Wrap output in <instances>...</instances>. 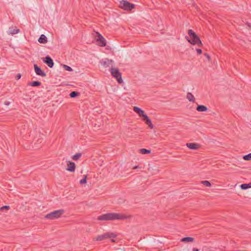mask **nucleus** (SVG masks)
Instances as JSON below:
<instances>
[{
  "instance_id": "f257e3e1",
  "label": "nucleus",
  "mask_w": 251,
  "mask_h": 251,
  "mask_svg": "<svg viewBox=\"0 0 251 251\" xmlns=\"http://www.w3.org/2000/svg\"><path fill=\"white\" fill-rule=\"evenodd\" d=\"M127 216L121 215L116 213H107L98 216L97 219L99 221H114L115 220H124Z\"/></svg>"
},
{
  "instance_id": "e433bc0d",
  "label": "nucleus",
  "mask_w": 251,
  "mask_h": 251,
  "mask_svg": "<svg viewBox=\"0 0 251 251\" xmlns=\"http://www.w3.org/2000/svg\"><path fill=\"white\" fill-rule=\"evenodd\" d=\"M111 242H115V240H114L113 239H111Z\"/></svg>"
},
{
  "instance_id": "423d86ee",
  "label": "nucleus",
  "mask_w": 251,
  "mask_h": 251,
  "mask_svg": "<svg viewBox=\"0 0 251 251\" xmlns=\"http://www.w3.org/2000/svg\"><path fill=\"white\" fill-rule=\"evenodd\" d=\"M116 237V234L113 232H107L103 234L97 236L96 240L97 241H101L107 238H114Z\"/></svg>"
},
{
  "instance_id": "f3484780",
  "label": "nucleus",
  "mask_w": 251,
  "mask_h": 251,
  "mask_svg": "<svg viewBox=\"0 0 251 251\" xmlns=\"http://www.w3.org/2000/svg\"><path fill=\"white\" fill-rule=\"evenodd\" d=\"M197 111L199 112H205L207 110L206 106L203 105H198L196 108Z\"/></svg>"
},
{
  "instance_id": "a878e982",
  "label": "nucleus",
  "mask_w": 251,
  "mask_h": 251,
  "mask_svg": "<svg viewBox=\"0 0 251 251\" xmlns=\"http://www.w3.org/2000/svg\"><path fill=\"white\" fill-rule=\"evenodd\" d=\"M87 182V176H84L83 178L79 181L80 184H84Z\"/></svg>"
},
{
  "instance_id": "a211bd4d",
  "label": "nucleus",
  "mask_w": 251,
  "mask_h": 251,
  "mask_svg": "<svg viewBox=\"0 0 251 251\" xmlns=\"http://www.w3.org/2000/svg\"><path fill=\"white\" fill-rule=\"evenodd\" d=\"M186 98L189 100V101H191L192 102H195V98L193 95L190 93L188 92L187 94Z\"/></svg>"
},
{
  "instance_id": "aec40b11",
  "label": "nucleus",
  "mask_w": 251,
  "mask_h": 251,
  "mask_svg": "<svg viewBox=\"0 0 251 251\" xmlns=\"http://www.w3.org/2000/svg\"><path fill=\"white\" fill-rule=\"evenodd\" d=\"M41 84V82L39 81H33L32 82H29L28 84V85L32 86V87H37L40 86Z\"/></svg>"
},
{
  "instance_id": "39448f33",
  "label": "nucleus",
  "mask_w": 251,
  "mask_h": 251,
  "mask_svg": "<svg viewBox=\"0 0 251 251\" xmlns=\"http://www.w3.org/2000/svg\"><path fill=\"white\" fill-rule=\"evenodd\" d=\"M110 72L112 75L116 79L119 83L121 84L123 82V80L122 77V74L119 72L118 69L112 68L110 69Z\"/></svg>"
},
{
  "instance_id": "c9c22d12",
  "label": "nucleus",
  "mask_w": 251,
  "mask_h": 251,
  "mask_svg": "<svg viewBox=\"0 0 251 251\" xmlns=\"http://www.w3.org/2000/svg\"><path fill=\"white\" fill-rule=\"evenodd\" d=\"M42 141H43V139H39L37 140V141H38V142H40V143H42Z\"/></svg>"
},
{
  "instance_id": "c85d7f7f",
  "label": "nucleus",
  "mask_w": 251,
  "mask_h": 251,
  "mask_svg": "<svg viewBox=\"0 0 251 251\" xmlns=\"http://www.w3.org/2000/svg\"><path fill=\"white\" fill-rule=\"evenodd\" d=\"M9 208H10L9 206H8V205H4V206H2V207H1L0 208V211L3 210L4 209L9 210Z\"/></svg>"
},
{
  "instance_id": "473e14b6",
  "label": "nucleus",
  "mask_w": 251,
  "mask_h": 251,
  "mask_svg": "<svg viewBox=\"0 0 251 251\" xmlns=\"http://www.w3.org/2000/svg\"><path fill=\"white\" fill-rule=\"evenodd\" d=\"M141 167H140L139 166H134L132 169H137V168H140Z\"/></svg>"
},
{
  "instance_id": "2eb2a0df",
  "label": "nucleus",
  "mask_w": 251,
  "mask_h": 251,
  "mask_svg": "<svg viewBox=\"0 0 251 251\" xmlns=\"http://www.w3.org/2000/svg\"><path fill=\"white\" fill-rule=\"evenodd\" d=\"M19 32V29L15 26H11L9 28L8 33L9 34H15Z\"/></svg>"
},
{
  "instance_id": "5701e85b",
  "label": "nucleus",
  "mask_w": 251,
  "mask_h": 251,
  "mask_svg": "<svg viewBox=\"0 0 251 251\" xmlns=\"http://www.w3.org/2000/svg\"><path fill=\"white\" fill-rule=\"evenodd\" d=\"M151 151L150 150H147L146 149H141L139 150V152L142 154H147L150 153Z\"/></svg>"
},
{
  "instance_id": "dca6fc26",
  "label": "nucleus",
  "mask_w": 251,
  "mask_h": 251,
  "mask_svg": "<svg viewBox=\"0 0 251 251\" xmlns=\"http://www.w3.org/2000/svg\"><path fill=\"white\" fill-rule=\"evenodd\" d=\"M47 38L44 34H42L38 39V42L41 44H45L47 43Z\"/></svg>"
},
{
  "instance_id": "1a4fd4ad",
  "label": "nucleus",
  "mask_w": 251,
  "mask_h": 251,
  "mask_svg": "<svg viewBox=\"0 0 251 251\" xmlns=\"http://www.w3.org/2000/svg\"><path fill=\"white\" fill-rule=\"evenodd\" d=\"M34 68L37 75L43 77L46 76V74L43 70H42L41 69L37 64L34 65Z\"/></svg>"
},
{
  "instance_id": "6ab92c4d",
  "label": "nucleus",
  "mask_w": 251,
  "mask_h": 251,
  "mask_svg": "<svg viewBox=\"0 0 251 251\" xmlns=\"http://www.w3.org/2000/svg\"><path fill=\"white\" fill-rule=\"evenodd\" d=\"M181 242L187 243V242H192L194 241V238L191 237H186L182 238L180 240Z\"/></svg>"
},
{
  "instance_id": "2f4dec72",
  "label": "nucleus",
  "mask_w": 251,
  "mask_h": 251,
  "mask_svg": "<svg viewBox=\"0 0 251 251\" xmlns=\"http://www.w3.org/2000/svg\"><path fill=\"white\" fill-rule=\"evenodd\" d=\"M4 103L6 105H9L10 104V102L9 101H6L4 102Z\"/></svg>"
},
{
  "instance_id": "b1692460",
  "label": "nucleus",
  "mask_w": 251,
  "mask_h": 251,
  "mask_svg": "<svg viewBox=\"0 0 251 251\" xmlns=\"http://www.w3.org/2000/svg\"><path fill=\"white\" fill-rule=\"evenodd\" d=\"M81 156V153H77L74 155H73L72 158L74 160H78Z\"/></svg>"
},
{
  "instance_id": "ddd939ff",
  "label": "nucleus",
  "mask_w": 251,
  "mask_h": 251,
  "mask_svg": "<svg viewBox=\"0 0 251 251\" xmlns=\"http://www.w3.org/2000/svg\"><path fill=\"white\" fill-rule=\"evenodd\" d=\"M113 61L107 58L105 59L104 60L101 61V64L105 67H109L112 65Z\"/></svg>"
},
{
  "instance_id": "f03ea898",
  "label": "nucleus",
  "mask_w": 251,
  "mask_h": 251,
  "mask_svg": "<svg viewBox=\"0 0 251 251\" xmlns=\"http://www.w3.org/2000/svg\"><path fill=\"white\" fill-rule=\"evenodd\" d=\"M188 34H189L190 39L188 36H186L185 38L189 43L192 45H197L200 47L202 46V44L199 37L194 31L192 29H189L188 30Z\"/></svg>"
},
{
  "instance_id": "cd10ccee",
  "label": "nucleus",
  "mask_w": 251,
  "mask_h": 251,
  "mask_svg": "<svg viewBox=\"0 0 251 251\" xmlns=\"http://www.w3.org/2000/svg\"><path fill=\"white\" fill-rule=\"evenodd\" d=\"M63 67L66 71H68L69 72H71L73 71V69L71 67H70V66H67L66 65H64V64L63 65Z\"/></svg>"
},
{
  "instance_id": "f704fd0d",
  "label": "nucleus",
  "mask_w": 251,
  "mask_h": 251,
  "mask_svg": "<svg viewBox=\"0 0 251 251\" xmlns=\"http://www.w3.org/2000/svg\"><path fill=\"white\" fill-rule=\"evenodd\" d=\"M192 251H199V250L198 249H197V248H193L192 249Z\"/></svg>"
},
{
  "instance_id": "9b49d317",
  "label": "nucleus",
  "mask_w": 251,
  "mask_h": 251,
  "mask_svg": "<svg viewBox=\"0 0 251 251\" xmlns=\"http://www.w3.org/2000/svg\"><path fill=\"white\" fill-rule=\"evenodd\" d=\"M143 121L145 122V123L151 128L152 129L153 128V126L151 123V120L150 119L149 117L145 114L143 115Z\"/></svg>"
},
{
  "instance_id": "7ed1b4c3",
  "label": "nucleus",
  "mask_w": 251,
  "mask_h": 251,
  "mask_svg": "<svg viewBox=\"0 0 251 251\" xmlns=\"http://www.w3.org/2000/svg\"><path fill=\"white\" fill-rule=\"evenodd\" d=\"M64 213V210L63 209H59L50 213L46 215L45 217L48 219H55L60 217Z\"/></svg>"
},
{
  "instance_id": "20e7f679",
  "label": "nucleus",
  "mask_w": 251,
  "mask_h": 251,
  "mask_svg": "<svg viewBox=\"0 0 251 251\" xmlns=\"http://www.w3.org/2000/svg\"><path fill=\"white\" fill-rule=\"evenodd\" d=\"M119 6L125 10L130 11L135 7L134 4L131 3L126 0H122L120 2Z\"/></svg>"
},
{
  "instance_id": "9d476101",
  "label": "nucleus",
  "mask_w": 251,
  "mask_h": 251,
  "mask_svg": "<svg viewBox=\"0 0 251 251\" xmlns=\"http://www.w3.org/2000/svg\"><path fill=\"white\" fill-rule=\"evenodd\" d=\"M67 162L68 168L66 169V170L70 172H74L75 169V163L70 161H67Z\"/></svg>"
},
{
  "instance_id": "0eeeda50",
  "label": "nucleus",
  "mask_w": 251,
  "mask_h": 251,
  "mask_svg": "<svg viewBox=\"0 0 251 251\" xmlns=\"http://www.w3.org/2000/svg\"><path fill=\"white\" fill-rule=\"evenodd\" d=\"M96 41L100 47H105L106 45V42L104 38L99 33L97 32Z\"/></svg>"
},
{
  "instance_id": "72a5a7b5",
  "label": "nucleus",
  "mask_w": 251,
  "mask_h": 251,
  "mask_svg": "<svg viewBox=\"0 0 251 251\" xmlns=\"http://www.w3.org/2000/svg\"><path fill=\"white\" fill-rule=\"evenodd\" d=\"M204 55L205 56H206V57L208 58V59H210V56L207 53H206L204 54Z\"/></svg>"
},
{
  "instance_id": "412c9836",
  "label": "nucleus",
  "mask_w": 251,
  "mask_h": 251,
  "mask_svg": "<svg viewBox=\"0 0 251 251\" xmlns=\"http://www.w3.org/2000/svg\"><path fill=\"white\" fill-rule=\"evenodd\" d=\"M240 188L242 190H246L247 189L251 188V183H244L240 185Z\"/></svg>"
},
{
  "instance_id": "c756f323",
  "label": "nucleus",
  "mask_w": 251,
  "mask_h": 251,
  "mask_svg": "<svg viewBox=\"0 0 251 251\" xmlns=\"http://www.w3.org/2000/svg\"><path fill=\"white\" fill-rule=\"evenodd\" d=\"M196 51L199 54H201L202 53V50L200 49H197Z\"/></svg>"
},
{
  "instance_id": "4be33fe9",
  "label": "nucleus",
  "mask_w": 251,
  "mask_h": 251,
  "mask_svg": "<svg viewBox=\"0 0 251 251\" xmlns=\"http://www.w3.org/2000/svg\"><path fill=\"white\" fill-rule=\"evenodd\" d=\"M70 97L72 98H75L79 95V93L76 91H72L70 94Z\"/></svg>"
},
{
  "instance_id": "6e6552de",
  "label": "nucleus",
  "mask_w": 251,
  "mask_h": 251,
  "mask_svg": "<svg viewBox=\"0 0 251 251\" xmlns=\"http://www.w3.org/2000/svg\"><path fill=\"white\" fill-rule=\"evenodd\" d=\"M43 61L50 68H51L54 65L52 59L49 55L42 58Z\"/></svg>"
},
{
  "instance_id": "f8f14e48",
  "label": "nucleus",
  "mask_w": 251,
  "mask_h": 251,
  "mask_svg": "<svg viewBox=\"0 0 251 251\" xmlns=\"http://www.w3.org/2000/svg\"><path fill=\"white\" fill-rule=\"evenodd\" d=\"M186 146L191 150H197L199 148L200 145L197 143H189L186 144Z\"/></svg>"
},
{
  "instance_id": "393cba45",
  "label": "nucleus",
  "mask_w": 251,
  "mask_h": 251,
  "mask_svg": "<svg viewBox=\"0 0 251 251\" xmlns=\"http://www.w3.org/2000/svg\"><path fill=\"white\" fill-rule=\"evenodd\" d=\"M201 183L206 187H210L211 186L210 182L207 180L201 181Z\"/></svg>"
},
{
  "instance_id": "4468645a",
  "label": "nucleus",
  "mask_w": 251,
  "mask_h": 251,
  "mask_svg": "<svg viewBox=\"0 0 251 251\" xmlns=\"http://www.w3.org/2000/svg\"><path fill=\"white\" fill-rule=\"evenodd\" d=\"M134 111L140 117H143L145 115L144 111L138 107L135 106L133 108Z\"/></svg>"
},
{
  "instance_id": "4c0bfd02",
  "label": "nucleus",
  "mask_w": 251,
  "mask_h": 251,
  "mask_svg": "<svg viewBox=\"0 0 251 251\" xmlns=\"http://www.w3.org/2000/svg\"><path fill=\"white\" fill-rule=\"evenodd\" d=\"M35 147H36V148H38V147H39V146H36Z\"/></svg>"
},
{
  "instance_id": "7c9ffc66",
  "label": "nucleus",
  "mask_w": 251,
  "mask_h": 251,
  "mask_svg": "<svg viewBox=\"0 0 251 251\" xmlns=\"http://www.w3.org/2000/svg\"><path fill=\"white\" fill-rule=\"evenodd\" d=\"M21 77V75L20 74H17L16 77V78L17 80H19V79H20Z\"/></svg>"
},
{
  "instance_id": "bb28decb",
  "label": "nucleus",
  "mask_w": 251,
  "mask_h": 251,
  "mask_svg": "<svg viewBox=\"0 0 251 251\" xmlns=\"http://www.w3.org/2000/svg\"><path fill=\"white\" fill-rule=\"evenodd\" d=\"M243 159L245 160H251V153L243 156Z\"/></svg>"
}]
</instances>
